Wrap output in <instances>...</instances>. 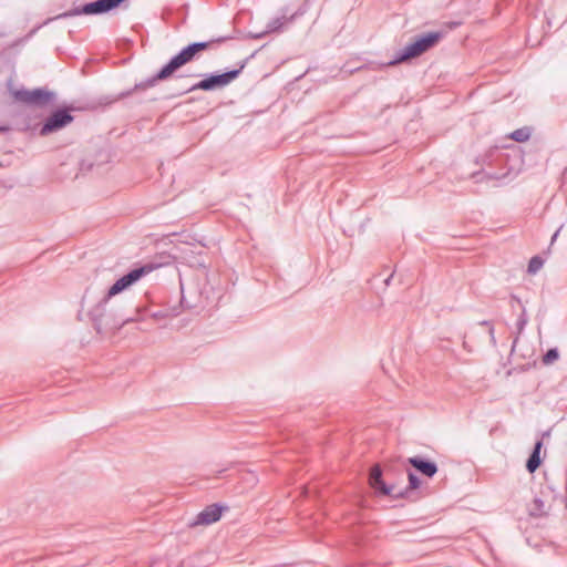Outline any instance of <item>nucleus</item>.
Returning <instances> with one entry per match:
<instances>
[{"label": "nucleus", "instance_id": "nucleus-10", "mask_svg": "<svg viewBox=\"0 0 567 567\" xmlns=\"http://www.w3.org/2000/svg\"><path fill=\"white\" fill-rule=\"evenodd\" d=\"M370 485L383 495H391L393 487L388 486L382 480V471L379 465H374L369 475Z\"/></svg>", "mask_w": 567, "mask_h": 567}, {"label": "nucleus", "instance_id": "nucleus-16", "mask_svg": "<svg viewBox=\"0 0 567 567\" xmlns=\"http://www.w3.org/2000/svg\"><path fill=\"white\" fill-rule=\"evenodd\" d=\"M559 358L558 350L556 348L549 349L543 357L544 364H551Z\"/></svg>", "mask_w": 567, "mask_h": 567}, {"label": "nucleus", "instance_id": "nucleus-22", "mask_svg": "<svg viewBox=\"0 0 567 567\" xmlns=\"http://www.w3.org/2000/svg\"><path fill=\"white\" fill-rule=\"evenodd\" d=\"M3 131H7V127H1L0 126V132H3Z\"/></svg>", "mask_w": 567, "mask_h": 567}, {"label": "nucleus", "instance_id": "nucleus-4", "mask_svg": "<svg viewBox=\"0 0 567 567\" xmlns=\"http://www.w3.org/2000/svg\"><path fill=\"white\" fill-rule=\"evenodd\" d=\"M244 65H241L239 69L227 71L223 74H210L206 79L199 81L198 83L190 86L187 92L196 91V90H203V91H212L218 87H224L228 85L231 81H234L238 75L240 74Z\"/></svg>", "mask_w": 567, "mask_h": 567}, {"label": "nucleus", "instance_id": "nucleus-8", "mask_svg": "<svg viewBox=\"0 0 567 567\" xmlns=\"http://www.w3.org/2000/svg\"><path fill=\"white\" fill-rule=\"evenodd\" d=\"M223 514V507L213 504L205 507L200 513L197 514L194 520L188 523L189 527H196L199 525H210L220 519Z\"/></svg>", "mask_w": 567, "mask_h": 567}, {"label": "nucleus", "instance_id": "nucleus-9", "mask_svg": "<svg viewBox=\"0 0 567 567\" xmlns=\"http://www.w3.org/2000/svg\"><path fill=\"white\" fill-rule=\"evenodd\" d=\"M409 463L421 474L426 477H433L437 473V465L429 460L420 456H413L409 458Z\"/></svg>", "mask_w": 567, "mask_h": 567}, {"label": "nucleus", "instance_id": "nucleus-7", "mask_svg": "<svg viewBox=\"0 0 567 567\" xmlns=\"http://www.w3.org/2000/svg\"><path fill=\"white\" fill-rule=\"evenodd\" d=\"M16 97L29 105L34 106H45L51 103L54 99V93L50 92L45 89H34V90H20L16 92Z\"/></svg>", "mask_w": 567, "mask_h": 567}, {"label": "nucleus", "instance_id": "nucleus-21", "mask_svg": "<svg viewBox=\"0 0 567 567\" xmlns=\"http://www.w3.org/2000/svg\"><path fill=\"white\" fill-rule=\"evenodd\" d=\"M558 233H559V230H557V231L553 235V237H551V241L556 240V238H557V236H558Z\"/></svg>", "mask_w": 567, "mask_h": 567}, {"label": "nucleus", "instance_id": "nucleus-3", "mask_svg": "<svg viewBox=\"0 0 567 567\" xmlns=\"http://www.w3.org/2000/svg\"><path fill=\"white\" fill-rule=\"evenodd\" d=\"M442 32H429L416 38L412 43L401 50L389 65H395L416 58L433 48L442 38Z\"/></svg>", "mask_w": 567, "mask_h": 567}, {"label": "nucleus", "instance_id": "nucleus-1", "mask_svg": "<svg viewBox=\"0 0 567 567\" xmlns=\"http://www.w3.org/2000/svg\"><path fill=\"white\" fill-rule=\"evenodd\" d=\"M227 38H218L216 40L204 41V42H193L182 49L176 55H174L156 74L152 78L146 79L140 83H136L133 90L127 92H123L118 95V99H123L130 96L133 91L146 90L148 87H153L157 82L167 80L171 78L177 70L187 63L195 60L196 55L210 48L213 43H219L225 41Z\"/></svg>", "mask_w": 567, "mask_h": 567}, {"label": "nucleus", "instance_id": "nucleus-14", "mask_svg": "<svg viewBox=\"0 0 567 567\" xmlns=\"http://www.w3.org/2000/svg\"><path fill=\"white\" fill-rule=\"evenodd\" d=\"M530 134H532V132H530L529 127H522V128H517L514 132H512L509 137L512 140H514L515 142L523 143V142H526L529 140Z\"/></svg>", "mask_w": 567, "mask_h": 567}, {"label": "nucleus", "instance_id": "nucleus-18", "mask_svg": "<svg viewBox=\"0 0 567 567\" xmlns=\"http://www.w3.org/2000/svg\"><path fill=\"white\" fill-rule=\"evenodd\" d=\"M526 324H527V316H526L525 310H523L522 315L519 316V318L517 320L518 332H522Z\"/></svg>", "mask_w": 567, "mask_h": 567}, {"label": "nucleus", "instance_id": "nucleus-2", "mask_svg": "<svg viewBox=\"0 0 567 567\" xmlns=\"http://www.w3.org/2000/svg\"><path fill=\"white\" fill-rule=\"evenodd\" d=\"M152 270V267L143 266L135 269H132L126 275L117 279L107 290L105 296L102 298V300L96 306L95 310L91 312L94 324L97 326L99 319L102 316V313H95L100 310H103L109 300L121 293L122 291L130 288L132 285H134L136 281H138L143 276L147 275Z\"/></svg>", "mask_w": 567, "mask_h": 567}, {"label": "nucleus", "instance_id": "nucleus-15", "mask_svg": "<svg viewBox=\"0 0 567 567\" xmlns=\"http://www.w3.org/2000/svg\"><path fill=\"white\" fill-rule=\"evenodd\" d=\"M544 265V260L539 256H534L529 262H528V272L529 274H536L538 270L542 269Z\"/></svg>", "mask_w": 567, "mask_h": 567}, {"label": "nucleus", "instance_id": "nucleus-5", "mask_svg": "<svg viewBox=\"0 0 567 567\" xmlns=\"http://www.w3.org/2000/svg\"><path fill=\"white\" fill-rule=\"evenodd\" d=\"M125 0H96L84 4L82 8L73 9L56 17V19L73 17L78 14H101L117 8Z\"/></svg>", "mask_w": 567, "mask_h": 567}, {"label": "nucleus", "instance_id": "nucleus-17", "mask_svg": "<svg viewBox=\"0 0 567 567\" xmlns=\"http://www.w3.org/2000/svg\"><path fill=\"white\" fill-rule=\"evenodd\" d=\"M408 478H409V488L410 489H416L420 487L421 481L414 473L409 472Z\"/></svg>", "mask_w": 567, "mask_h": 567}, {"label": "nucleus", "instance_id": "nucleus-13", "mask_svg": "<svg viewBox=\"0 0 567 567\" xmlns=\"http://www.w3.org/2000/svg\"><path fill=\"white\" fill-rule=\"evenodd\" d=\"M546 514L545 503L542 498L536 497L533 499V503L529 508V515L533 517H540Z\"/></svg>", "mask_w": 567, "mask_h": 567}, {"label": "nucleus", "instance_id": "nucleus-19", "mask_svg": "<svg viewBox=\"0 0 567 567\" xmlns=\"http://www.w3.org/2000/svg\"><path fill=\"white\" fill-rule=\"evenodd\" d=\"M151 317L156 319V320H159V319L167 318L168 317V312L159 310V311L153 312L151 315Z\"/></svg>", "mask_w": 567, "mask_h": 567}, {"label": "nucleus", "instance_id": "nucleus-11", "mask_svg": "<svg viewBox=\"0 0 567 567\" xmlns=\"http://www.w3.org/2000/svg\"><path fill=\"white\" fill-rule=\"evenodd\" d=\"M543 443L542 441H537L534 445L533 452L529 455L527 462H526V468L527 471L533 474L540 465V450H542Z\"/></svg>", "mask_w": 567, "mask_h": 567}, {"label": "nucleus", "instance_id": "nucleus-6", "mask_svg": "<svg viewBox=\"0 0 567 567\" xmlns=\"http://www.w3.org/2000/svg\"><path fill=\"white\" fill-rule=\"evenodd\" d=\"M74 117L71 115L69 109H59L49 115L40 128V135L47 136L55 133L73 122Z\"/></svg>", "mask_w": 567, "mask_h": 567}, {"label": "nucleus", "instance_id": "nucleus-12", "mask_svg": "<svg viewBox=\"0 0 567 567\" xmlns=\"http://www.w3.org/2000/svg\"><path fill=\"white\" fill-rule=\"evenodd\" d=\"M291 19L292 18H287L286 14L281 16V17L274 18L272 20H270L268 22L265 33H272V32L280 31L284 28V25H286L288 22L291 21Z\"/></svg>", "mask_w": 567, "mask_h": 567}, {"label": "nucleus", "instance_id": "nucleus-20", "mask_svg": "<svg viewBox=\"0 0 567 567\" xmlns=\"http://www.w3.org/2000/svg\"><path fill=\"white\" fill-rule=\"evenodd\" d=\"M481 324H484V326H488V327H489L488 332H489V336H491V340H492V342H493V343H495L496 341H495V336H494V328H493V326H492L488 321H482V322H481Z\"/></svg>", "mask_w": 567, "mask_h": 567}]
</instances>
